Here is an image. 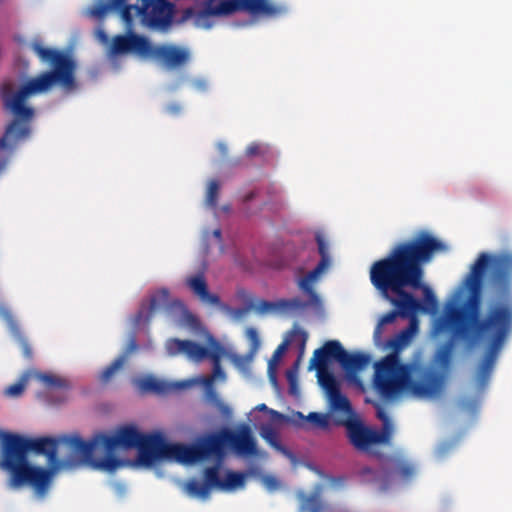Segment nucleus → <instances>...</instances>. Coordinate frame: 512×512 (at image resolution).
<instances>
[{
	"label": "nucleus",
	"instance_id": "nucleus-1",
	"mask_svg": "<svg viewBox=\"0 0 512 512\" xmlns=\"http://www.w3.org/2000/svg\"><path fill=\"white\" fill-rule=\"evenodd\" d=\"M59 444L67 446L75 462L94 469L113 472L122 461L112 452L116 448L138 449L140 463L151 465L158 459H171L184 463L185 444L168 443L160 432L143 434L133 425L119 427L113 435L99 433L90 441L79 435L59 438H27L18 434L2 435L0 468L9 475L8 486L18 489L31 486L38 495H44L54 471L64 463L58 458Z\"/></svg>",
	"mask_w": 512,
	"mask_h": 512
},
{
	"label": "nucleus",
	"instance_id": "nucleus-2",
	"mask_svg": "<svg viewBox=\"0 0 512 512\" xmlns=\"http://www.w3.org/2000/svg\"><path fill=\"white\" fill-rule=\"evenodd\" d=\"M498 293H509L512 287V254L481 252L464 279L469 292L465 302L451 305L445 315L436 321L438 332H450L453 339L473 345L487 342V347L476 366L475 381L484 389L492 375L499 353L512 331V300L491 302L480 317L483 279Z\"/></svg>",
	"mask_w": 512,
	"mask_h": 512
},
{
	"label": "nucleus",
	"instance_id": "nucleus-3",
	"mask_svg": "<svg viewBox=\"0 0 512 512\" xmlns=\"http://www.w3.org/2000/svg\"><path fill=\"white\" fill-rule=\"evenodd\" d=\"M30 47L39 59L49 64L52 69L27 80L16 92L10 83H4L0 87L3 106L13 116L0 138L2 151L13 149L20 141L30 136L31 123L35 115L34 109L26 105L30 96L47 93L56 85L66 90L76 88V62L69 53L44 47L40 40L32 41Z\"/></svg>",
	"mask_w": 512,
	"mask_h": 512
},
{
	"label": "nucleus",
	"instance_id": "nucleus-4",
	"mask_svg": "<svg viewBox=\"0 0 512 512\" xmlns=\"http://www.w3.org/2000/svg\"><path fill=\"white\" fill-rule=\"evenodd\" d=\"M446 250L445 244L426 230H420L406 241L397 243L384 257L386 266L377 278L378 285L387 291L407 292L406 288L421 290L423 308L419 312L436 310L438 302L433 290L423 282L424 265L429 263L435 253Z\"/></svg>",
	"mask_w": 512,
	"mask_h": 512
},
{
	"label": "nucleus",
	"instance_id": "nucleus-5",
	"mask_svg": "<svg viewBox=\"0 0 512 512\" xmlns=\"http://www.w3.org/2000/svg\"><path fill=\"white\" fill-rule=\"evenodd\" d=\"M409 338L410 333L406 329L388 339L384 347L391 353L375 363L373 386L384 400H394L403 393L432 399L443 390L445 375L442 372L421 364L400 362L399 354Z\"/></svg>",
	"mask_w": 512,
	"mask_h": 512
},
{
	"label": "nucleus",
	"instance_id": "nucleus-6",
	"mask_svg": "<svg viewBox=\"0 0 512 512\" xmlns=\"http://www.w3.org/2000/svg\"><path fill=\"white\" fill-rule=\"evenodd\" d=\"M225 446L230 447L239 456H256L257 441L248 424H241L237 430L224 429L218 433L201 438L194 445H185L184 463H195L211 457L221 458Z\"/></svg>",
	"mask_w": 512,
	"mask_h": 512
},
{
	"label": "nucleus",
	"instance_id": "nucleus-7",
	"mask_svg": "<svg viewBox=\"0 0 512 512\" xmlns=\"http://www.w3.org/2000/svg\"><path fill=\"white\" fill-rule=\"evenodd\" d=\"M385 266L386 262L382 258L375 261L370 267V281L372 285L395 308L384 314L375 327L373 338L377 345L381 344L384 325L394 323L398 316L402 318L415 317L419 309L423 308L420 301L411 292H395L389 288L387 291H383L378 285L377 278L381 276Z\"/></svg>",
	"mask_w": 512,
	"mask_h": 512
},
{
	"label": "nucleus",
	"instance_id": "nucleus-8",
	"mask_svg": "<svg viewBox=\"0 0 512 512\" xmlns=\"http://www.w3.org/2000/svg\"><path fill=\"white\" fill-rule=\"evenodd\" d=\"M210 347H205L192 340L170 339L166 344L167 352L170 356L184 354L189 360L194 362H202L209 359L212 363V375L205 380L207 386L212 385L215 380L226 379V374L221 366V359L226 355L225 347L215 340L210 338Z\"/></svg>",
	"mask_w": 512,
	"mask_h": 512
},
{
	"label": "nucleus",
	"instance_id": "nucleus-9",
	"mask_svg": "<svg viewBox=\"0 0 512 512\" xmlns=\"http://www.w3.org/2000/svg\"><path fill=\"white\" fill-rule=\"evenodd\" d=\"M240 10L253 16H274L280 12V8L268 0H207L203 8L196 13L195 21L198 26L209 28L210 17L227 16Z\"/></svg>",
	"mask_w": 512,
	"mask_h": 512
},
{
	"label": "nucleus",
	"instance_id": "nucleus-10",
	"mask_svg": "<svg viewBox=\"0 0 512 512\" xmlns=\"http://www.w3.org/2000/svg\"><path fill=\"white\" fill-rule=\"evenodd\" d=\"M377 417L383 423L381 431L366 427L360 422L341 420L338 423L346 424L349 440L356 449L368 451L373 445L388 444L392 437L393 427L389 416L379 408Z\"/></svg>",
	"mask_w": 512,
	"mask_h": 512
},
{
	"label": "nucleus",
	"instance_id": "nucleus-11",
	"mask_svg": "<svg viewBox=\"0 0 512 512\" xmlns=\"http://www.w3.org/2000/svg\"><path fill=\"white\" fill-rule=\"evenodd\" d=\"M145 57L157 60L166 69H176L186 64L189 53L174 45H152L149 41V49Z\"/></svg>",
	"mask_w": 512,
	"mask_h": 512
},
{
	"label": "nucleus",
	"instance_id": "nucleus-12",
	"mask_svg": "<svg viewBox=\"0 0 512 512\" xmlns=\"http://www.w3.org/2000/svg\"><path fill=\"white\" fill-rule=\"evenodd\" d=\"M173 5L167 0H141L139 15L153 27H166L171 23Z\"/></svg>",
	"mask_w": 512,
	"mask_h": 512
},
{
	"label": "nucleus",
	"instance_id": "nucleus-13",
	"mask_svg": "<svg viewBox=\"0 0 512 512\" xmlns=\"http://www.w3.org/2000/svg\"><path fill=\"white\" fill-rule=\"evenodd\" d=\"M319 383L327 394L331 410L342 413L345 417L344 420L348 421V418L353 414V409L349 399L341 393L339 384L333 374L321 375Z\"/></svg>",
	"mask_w": 512,
	"mask_h": 512
},
{
	"label": "nucleus",
	"instance_id": "nucleus-14",
	"mask_svg": "<svg viewBox=\"0 0 512 512\" xmlns=\"http://www.w3.org/2000/svg\"><path fill=\"white\" fill-rule=\"evenodd\" d=\"M169 290L161 288L150 295L147 302H143L133 318L136 327L146 325L160 311L164 310L169 302Z\"/></svg>",
	"mask_w": 512,
	"mask_h": 512
},
{
	"label": "nucleus",
	"instance_id": "nucleus-15",
	"mask_svg": "<svg viewBox=\"0 0 512 512\" xmlns=\"http://www.w3.org/2000/svg\"><path fill=\"white\" fill-rule=\"evenodd\" d=\"M203 478L211 485H215V488L222 491H232L244 487L246 475L242 472L227 470L225 478L221 479L220 467L219 465H214L204 469Z\"/></svg>",
	"mask_w": 512,
	"mask_h": 512
},
{
	"label": "nucleus",
	"instance_id": "nucleus-16",
	"mask_svg": "<svg viewBox=\"0 0 512 512\" xmlns=\"http://www.w3.org/2000/svg\"><path fill=\"white\" fill-rule=\"evenodd\" d=\"M149 49V39L138 34L117 35L113 38L110 51L114 55L134 52L145 57Z\"/></svg>",
	"mask_w": 512,
	"mask_h": 512
},
{
	"label": "nucleus",
	"instance_id": "nucleus-17",
	"mask_svg": "<svg viewBox=\"0 0 512 512\" xmlns=\"http://www.w3.org/2000/svg\"><path fill=\"white\" fill-rule=\"evenodd\" d=\"M328 267L325 260H320L314 269L309 271L297 282L299 289L309 297L312 306L319 307L321 305V299L314 289V284L320 279L321 275Z\"/></svg>",
	"mask_w": 512,
	"mask_h": 512
},
{
	"label": "nucleus",
	"instance_id": "nucleus-18",
	"mask_svg": "<svg viewBox=\"0 0 512 512\" xmlns=\"http://www.w3.org/2000/svg\"><path fill=\"white\" fill-rule=\"evenodd\" d=\"M0 317L6 322L11 335L21 347L23 356L26 359L31 360L33 357V351L29 341L21 330L17 320L14 318L11 310L4 304H0Z\"/></svg>",
	"mask_w": 512,
	"mask_h": 512
},
{
	"label": "nucleus",
	"instance_id": "nucleus-19",
	"mask_svg": "<svg viewBox=\"0 0 512 512\" xmlns=\"http://www.w3.org/2000/svg\"><path fill=\"white\" fill-rule=\"evenodd\" d=\"M136 383L141 392L154 393L156 395H167L186 386L184 383L160 380L152 375L142 377Z\"/></svg>",
	"mask_w": 512,
	"mask_h": 512
},
{
	"label": "nucleus",
	"instance_id": "nucleus-20",
	"mask_svg": "<svg viewBox=\"0 0 512 512\" xmlns=\"http://www.w3.org/2000/svg\"><path fill=\"white\" fill-rule=\"evenodd\" d=\"M185 283L202 303L213 306H219L221 304L220 297L217 294L209 292L208 284L203 273L187 277Z\"/></svg>",
	"mask_w": 512,
	"mask_h": 512
},
{
	"label": "nucleus",
	"instance_id": "nucleus-21",
	"mask_svg": "<svg viewBox=\"0 0 512 512\" xmlns=\"http://www.w3.org/2000/svg\"><path fill=\"white\" fill-rule=\"evenodd\" d=\"M370 360L371 358L368 354L362 352L349 353L346 351L341 367L347 377L350 380H354L357 378V373L363 370L369 364Z\"/></svg>",
	"mask_w": 512,
	"mask_h": 512
},
{
	"label": "nucleus",
	"instance_id": "nucleus-22",
	"mask_svg": "<svg viewBox=\"0 0 512 512\" xmlns=\"http://www.w3.org/2000/svg\"><path fill=\"white\" fill-rule=\"evenodd\" d=\"M36 378L49 389H57L66 393L70 388V383L67 379L49 373H37Z\"/></svg>",
	"mask_w": 512,
	"mask_h": 512
},
{
	"label": "nucleus",
	"instance_id": "nucleus-23",
	"mask_svg": "<svg viewBox=\"0 0 512 512\" xmlns=\"http://www.w3.org/2000/svg\"><path fill=\"white\" fill-rule=\"evenodd\" d=\"M452 349L453 340H449L438 347L433 356V363L443 371L447 370L450 366Z\"/></svg>",
	"mask_w": 512,
	"mask_h": 512
},
{
	"label": "nucleus",
	"instance_id": "nucleus-24",
	"mask_svg": "<svg viewBox=\"0 0 512 512\" xmlns=\"http://www.w3.org/2000/svg\"><path fill=\"white\" fill-rule=\"evenodd\" d=\"M212 488H215V485H211L205 478L204 482L197 479H191L186 483L187 493L192 497L202 499L209 497Z\"/></svg>",
	"mask_w": 512,
	"mask_h": 512
},
{
	"label": "nucleus",
	"instance_id": "nucleus-25",
	"mask_svg": "<svg viewBox=\"0 0 512 512\" xmlns=\"http://www.w3.org/2000/svg\"><path fill=\"white\" fill-rule=\"evenodd\" d=\"M321 351H326L328 358L330 360L337 361L340 365L346 354V350L337 340H329L325 342L324 345L321 347Z\"/></svg>",
	"mask_w": 512,
	"mask_h": 512
},
{
	"label": "nucleus",
	"instance_id": "nucleus-26",
	"mask_svg": "<svg viewBox=\"0 0 512 512\" xmlns=\"http://www.w3.org/2000/svg\"><path fill=\"white\" fill-rule=\"evenodd\" d=\"M324 509L325 505L318 493H313L309 496H303L301 498V511L323 512Z\"/></svg>",
	"mask_w": 512,
	"mask_h": 512
},
{
	"label": "nucleus",
	"instance_id": "nucleus-27",
	"mask_svg": "<svg viewBox=\"0 0 512 512\" xmlns=\"http://www.w3.org/2000/svg\"><path fill=\"white\" fill-rule=\"evenodd\" d=\"M329 361L330 359L328 358L326 351H321V348H318L314 351L313 357L310 359V368H315L320 377L327 373L326 369Z\"/></svg>",
	"mask_w": 512,
	"mask_h": 512
},
{
	"label": "nucleus",
	"instance_id": "nucleus-28",
	"mask_svg": "<svg viewBox=\"0 0 512 512\" xmlns=\"http://www.w3.org/2000/svg\"><path fill=\"white\" fill-rule=\"evenodd\" d=\"M261 436L276 450L282 452L286 456H291L289 450H287L281 443L278 441L277 434L274 429L270 426H263L261 429Z\"/></svg>",
	"mask_w": 512,
	"mask_h": 512
},
{
	"label": "nucleus",
	"instance_id": "nucleus-29",
	"mask_svg": "<svg viewBox=\"0 0 512 512\" xmlns=\"http://www.w3.org/2000/svg\"><path fill=\"white\" fill-rule=\"evenodd\" d=\"M309 305H311L310 301L305 302L298 297L278 300V310L284 311H302Z\"/></svg>",
	"mask_w": 512,
	"mask_h": 512
},
{
	"label": "nucleus",
	"instance_id": "nucleus-30",
	"mask_svg": "<svg viewBox=\"0 0 512 512\" xmlns=\"http://www.w3.org/2000/svg\"><path fill=\"white\" fill-rule=\"evenodd\" d=\"M220 190V184L218 180L213 179L208 183L206 196H205V204L210 208H216L218 203V195Z\"/></svg>",
	"mask_w": 512,
	"mask_h": 512
},
{
	"label": "nucleus",
	"instance_id": "nucleus-31",
	"mask_svg": "<svg viewBox=\"0 0 512 512\" xmlns=\"http://www.w3.org/2000/svg\"><path fill=\"white\" fill-rule=\"evenodd\" d=\"M396 473L404 480L411 479L415 473V466L406 460H397L395 466Z\"/></svg>",
	"mask_w": 512,
	"mask_h": 512
},
{
	"label": "nucleus",
	"instance_id": "nucleus-32",
	"mask_svg": "<svg viewBox=\"0 0 512 512\" xmlns=\"http://www.w3.org/2000/svg\"><path fill=\"white\" fill-rule=\"evenodd\" d=\"M289 345V342L286 340L284 342H282L277 348L276 350L273 352L272 354V357L271 359L269 360V365H268V371H269V375L270 377L273 379V380H276L275 376H274V370H275V366L279 363L280 359L282 358V355L284 354V352L286 351L287 347Z\"/></svg>",
	"mask_w": 512,
	"mask_h": 512
},
{
	"label": "nucleus",
	"instance_id": "nucleus-33",
	"mask_svg": "<svg viewBox=\"0 0 512 512\" xmlns=\"http://www.w3.org/2000/svg\"><path fill=\"white\" fill-rule=\"evenodd\" d=\"M125 363H123V358H116L109 366H107L103 372L101 373L100 379L103 383L109 382L113 376L119 371Z\"/></svg>",
	"mask_w": 512,
	"mask_h": 512
},
{
	"label": "nucleus",
	"instance_id": "nucleus-34",
	"mask_svg": "<svg viewBox=\"0 0 512 512\" xmlns=\"http://www.w3.org/2000/svg\"><path fill=\"white\" fill-rule=\"evenodd\" d=\"M28 376H23L18 382L8 386L4 394L8 397H19L25 390Z\"/></svg>",
	"mask_w": 512,
	"mask_h": 512
},
{
	"label": "nucleus",
	"instance_id": "nucleus-35",
	"mask_svg": "<svg viewBox=\"0 0 512 512\" xmlns=\"http://www.w3.org/2000/svg\"><path fill=\"white\" fill-rule=\"evenodd\" d=\"M249 308H253L259 313H265L271 310H278V301L271 302L267 300H258L255 304H251Z\"/></svg>",
	"mask_w": 512,
	"mask_h": 512
},
{
	"label": "nucleus",
	"instance_id": "nucleus-36",
	"mask_svg": "<svg viewBox=\"0 0 512 512\" xmlns=\"http://www.w3.org/2000/svg\"><path fill=\"white\" fill-rule=\"evenodd\" d=\"M316 242H317V246H318V252L321 256L320 260H325L326 265L329 266L330 258H329V254H328V245H327L325 239L322 237V235L317 234Z\"/></svg>",
	"mask_w": 512,
	"mask_h": 512
},
{
	"label": "nucleus",
	"instance_id": "nucleus-37",
	"mask_svg": "<svg viewBox=\"0 0 512 512\" xmlns=\"http://www.w3.org/2000/svg\"><path fill=\"white\" fill-rule=\"evenodd\" d=\"M307 419L316 426L321 428H327L329 426L328 416L321 413L311 412L309 413Z\"/></svg>",
	"mask_w": 512,
	"mask_h": 512
},
{
	"label": "nucleus",
	"instance_id": "nucleus-38",
	"mask_svg": "<svg viewBox=\"0 0 512 512\" xmlns=\"http://www.w3.org/2000/svg\"><path fill=\"white\" fill-rule=\"evenodd\" d=\"M138 349V344L135 335L130 336L125 349L121 355L118 356V358H123V363H126L129 356L134 353Z\"/></svg>",
	"mask_w": 512,
	"mask_h": 512
},
{
	"label": "nucleus",
	"instance_id": "nucleus-39",
	"mask_svg": "<svg viewBox=\"0 0 512 512\" xmlns=\"http://www.w3.org/2000/svg\"><path fill=\"white\" fill-rule=\"evenodd\" d=\"M139 8L138 5H128L127 3L123 5L119 10L121 11V17L122 19L127 23L130 24L132 22V10H136L139 14Z\"/></svg>",
	"mask_w": 512,
	"mask_h": 512
},
{
	"label": "nucleus",
	"instance_id": "nucleus-40",
	"mask_svg": "<svg viewBox=\"0 0 512 512\" xmlns=\"http://www.w3.org/2000/svg\"><path fill=\"white\" fill-rule=\"evenodd\" d=\"M111 9H113V8L110 6L109 2L107 1V3H97V4H95L91 8L90 13H91L92 16L101 18Z\"/></svg>",
	"mask_w": 512,
	"mask_h": 512
},
{
	"label": "nucleus",
	"instance_id": "nucleus-41",
	"mask_svg": "<svg viewBox=\"0 0 512 512\" xmlns=\"http://www.w3.org/2000/svg\"><path fill=\"white\" fill-rule=\"evenodd\" d=\"M246 337L251 342L252 349H258L260 345V339L257 333V330L253 327H249L246 329Z\"/></svg>",
	"mask_w": 512,
	"mask_h": 512
},
{
	"label": "nucleus",
	"instance_id": "nucleus-42",
	"mask_svg": "<svg viewBox=\"0 0 512 512\" xmlns=\"http://www.w3.org/2000/svg\"><path fill=\"white\" fill-rule=\"evenodd\" d=\"M229 358L231 360V362L238 368L240 369H243L245 368L248 363H249V359L245 356H242V355H238V354H231L229 355Z\"/></svg>",
	"mask_w": 512,
	"mask_h": 512
},
{
	"label": "nucleus",
	"instance_id": "nucleus-43",
	"mask_svg": "<svg viewBox=\"0 0 512 512\" xmlns=\"http://www.w3.org/2000/svg\"><path fill=\"white\" fill-rule=\"evenodd\" d=\"M263 484L270 491L276 490L280 486L279 481L273 476H265L263 478Z\"/></svg>",
	"mask_w": 512,
	"mask_h": 512
},
{
	"label": "nucleus",
	"instance_id": "nucleus-44",
	"mask_svg": "<svg viewBox=\"0 0 512 512\" xmlns=\"http://www.w3.org/2000/svg\"><path fill=\"white\" fill-rule=\"evenodd\" d=\"M262 154L261 146L257 143H252L246 148V155L249 157Z\"/></svg>",
	"mask_w": 512,
	"mask_h": 512
},
{
	"label": "nucleus",
	"instance_id": "nucleus-45",
	"mask_svg": "<svg viewBox=\"0 0 512 512\" xmlns=\"http://www.w3.org/2000/svg\"><path fill=\"white\" fill-rule=\"evenodd\" d=\"M295 333H298L302 336V343H301V346H300V355L303 354L304 352V349H305V343H306V340H307V334L305 331L303 330H297V331H294ZM301 357V356H299ZM300 358H298L296 364L299 362Z\"/></svg>",
	"mask_w": 512,
	"mask_h": 512
},
{
	"label": "nucleus",
	"instance_id": "nucleus-46",
	"mask_svg": "<svg viewBox=\"0 0 512 512\" xmlns=\"http://www.w3.org/2000/svg\"><path fill=\"white\" fill-rule=\"evenodd\" d=\"M258 410L260 411H266V412H269L271 413L274 417H277V418H280L282 415L275 411V410H272V409H269L266 404H259L257 407H256Z\"/></svg>",
	"mask_w": 512,
	"mask_h": 512
},
{
	"label": "nucleus",
	"instance_id": "nucleus-47",
	"mask_svg": "<svg viewBox=\"0 0 512 512\" xmlns=\"http://www.w3.org/2000/svg\"><path fill=\"white\" fill-rule=\"evenodd\" d=\"M110 6L115 9H120L124 4L127 3V0H107Z\"/></svg>",
	"mask_w": 512,
	"mask_h": 512
},
{
	"label": "nucleus",
	"instance_id": "nucleus-48",
	"mask_svg": "<svg viewBox=\"0 0 512 512\" xmlns=\"http://www.w3.org/2000/svg\"><path fill=\"white\" fill-rule=\"evenodd\" d=\"M217 148H218L219 152H220L222 155H226V154H227L228 149H227L226 144H224V143H218V144H217Z\"/></svg>",
	"mask_w": 512,
	"mask_h": 512
},
{
	"label": "nucleus",
	"instance_id": "nucleus-49",
	"mask_svg": "<svg viewBox=\"0 0 512 512\" xmlns=\"http://www.w3.org/2000/svg\"><path fill=\"white\" fill-rule=\"evenodd\" d=\"M254 197H255V192L251 191V192L247 193L246 195H244L243 202L247 203V202L251 201Z\"/></svg>",
	"mask_w": 512,
	"mask_h": 512
},
{
	"label": "nucleus",
	"instance_id": "nucleus-50",
	"mask_svg": "<svg viewBox=\"0 0 512 512\" xmlns=\"http://www.w3.org/2000/svg\"><path fill=\"white\" fill-rule=\"evenodd\" d=\"M361 473H362V474H371V473H372V469H371V468H369V467H363V468L361 469Z\"/></svg>",
	"mask_w": 512,
	"mask_h": 512
},
{
	"label": "nucleus",
	"instance_id": "nucleus-51",
	"mask_svg": "<svg viewBox=\"0 0 512 512\" xmlns=\"http://www.w3.org/2000/svg\"><path fill=\"white\" fill-rule=\"evenodd\" d=\"M213 235L217 238V239H221V230L220 229H216L214 230L213 232Z\"/></svg>",
	"mask_w": 512,
	"mask_h": 512
},
{
	"label": "nucleus",
	"instance_id": "nucleus-52",
	"mask_svg": "<svg viewBox=\"0 0 512 512\" xmlns=\"http://www.w3.org/2000/svg\"><path fill=\"white\" fill-rule=\"evenodd\" d=\"M65 399H66V395H62L54 403H62L65 401Z\"/></svg>",
	"mask_w": 512,
	"mask_h": 512
},
{
	"label": "nucleus",
	"instance_id": "nucleus-53",
	"mask_svg": "<svg viewBox=\"0 0 512 512\" xmlns=\"http://www.w3.org/2000/svg\"><path fill=\"white\" fill-rule=\"evenodd\" d=\"M247 310H248V309H239V310L237 311V314H238V315H243L244 313H246V312H247Z\"/></svg>",
	"mask_w": 512,
	"mask_h": 512
},
{
	"label": "nucleus",
	"instance_id": "nucleus-54",
	"mask_svg": "<svg viewBox=\"0 0 512 512\" xmlns=\"http://www.w3.org/2000/svg\"><path fill=\"white\" fill-rule=\"evenodd\" d=\"M186 14H187L188 16L192 15V14H193V10H192V9H187V10H186Z\"/></svg>",
	"mask_w": 512,
	"mask_h": 512
},
{
	"label": "nucleus",
	"instance_id": "nucleus-55",
	"mask_svg": "<svg viewBox=\"0 0 512 512\" xmlns=\"http://www.w3.org/2000/svg\"><path fill=\"white\" fill-rule=\"evenodd\" d=\"M100 35H101V37L105 38V34H104V32H102V31H101V32H100Z\"/></svg>",
	"mask_w": 512,
	"mask_h": 512
},
{
	"label": "nucleus",
	"instance_id": "nucleus-56",
	"mask_svg": "<svg viewBox=\"0 0 512 512\" xmlns=\"http://www.w3.org/2000/svg\"><path fill=\"white\" fill-rule=\"evenodd\" d=\"M288 377L291 379V377H292V373L291 372H289Z\"/></svg>",
	"mask_w": 512,
	"mask_h": 512
},
{
	"label": "nucleus",
	"instance_id": "nucleus-57",
	"mask_svg": "<svg viewBox=\"0 0 512 512\" xmlns=\"http://www.w3.org/2000/svg\"><path fill=\"white\" fill-rule=\"evenodd\" d=\"M3 167H4V165H0V172L2 171Z\"/></svg>",
	"mask_w": 512,
	"mask_h": 512
}]
</instances>
